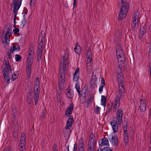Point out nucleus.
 <instances>
[{"mask_svg":"<svg viewBox=\"0 0 151 151\" xmlns=\"http://www.w3.org/2000/svg\"><path fill=\"white\" fill-rule=\"evenodd\" d=\"M68 52L65 51L64 55L61 58L59 70L60 77L58 79V85L60 87H62L64 83L66 67L68 65Z\"/></svg>","mask_w":151,"mask_h":151,"instance_id":"nucleus-1","label":"nucleus"},{"mask_svg":"<svg viewBox=\"0 0 151 151\" xmlns=\"http://www.w3.org/2000/svg\"><path fill=\"white\" fill-rule=\"evenodd\" d=\"M116 55L117 59L119 66L120 69L125 64V58L122 46L119 43H118L116 47Z\"/></svg>","mask_w":151,"mask_h":151,"instance_id":"nucleus-2","label":"nucleus"},{"mask_svg":"<svg viewBox=\"0 0 151 151\" xmlns=\"http://www.w3.org/2000/svg\"><path fill=\"white\" fill-rule=\"evenodd\" d=\"M125 92V87L123 83H119V90L115 98V105L113 110L115 112L119 108L120 105V99L123 93Z\"/></svg>","mask_w":151,"mask_h":151,"instance_id":"nucleus-3","label":"nucleus"},{"mask_svg":"<svg viewBox=\"0 0 151 151\" xmlns=\"http://www.w3.org/2000/svg\"><path fill=\"white\" fill-rule=\"evenodd\" d=\"M129 9V7L127 4L124 2L122 3L120 12L118 16V18L119 20H122L126 17L127 13Z\"/></svg>","mask_w":151,"mask_h":151,"instance_id":"nucleus-4","label":"nucleus"},{"mask_svg":"<svg viewBox=\"0 0 151 151\" xmlns=\"http://www.w3.org/2000/svg\"><path fill=\"white\" fill-rule=\"evenodd\" d=\"M12 34V30L8 28L6 32L5 36L1 37L2 43L4 46L7 45L9 44L10 41L9 38Z\"/></svg>","mask_w":151,"mask_h":151,"instance_id":"nucleus-5","label":"nucleus"},{"mask_svg":"<svg viewBox=\"0 0 151 151\" xmlns=\"http://www.w3.org/2000/svg\"><path fill=\"white\" fill-rule=\"evenodd\" d=\"M79 77V69L77 67L76 69L75 70V73L73 76V80L74 81H76L75 85V87L78 94H80L81 89L80 88L79 83L78 81Z\"/></svg>","mask_w":151,"mask_h":151,"instance_id":"nucleus-6","label":"nucleus"},{"mask_svg":"<svg viewBox=\"0 0 151 151\" xmlns=\"http://www.w3.org/2000/svg\"><path fill=\"white\" fill-rule=\"evenodd\" d=\"M80 101L81 103L86 107L87 108L91 103L92 101L93 100V97L91 94H89L88 99H81Z\"/></svg>","mask_w":151,"mask_h":151,"instance_id":"nucleus-7","label":"nucleus"},{"mask_svg":"<svg viewBox=\"0 0 151 151\" xmlns=\"http://www.w3.org/2000/svg\"><path fill=\"white\" fill-rule=\"evenodd\" d=\"M21 0H14L13 2V4H14L13 13L14 14V19H16L17 15V12L19 9L21 5Z\"/></svg>","mask_w":151,"mask_h":151,"instance_id":"nucleus-8","label":"nucleus"},{"mask_svg":"<svg viewBox=\"0 0 151 151\" xmlns=\"http://www.w3.org/2000/svg\"><path fill=\"white\" fill-rule=\"evenodd\" d=\"M45 34H44L43 35L42 33L41 32L39 35L38 39L39 44L38 48H39V49L40 48H43V47L45 44Z\"/></svg>","mask_w":151,"mask_h":151,"instance_id":"nucleus-9","label":"nucleus"},{"mask_svg":"<svg viewBox=\"0 0 151 151\" xmlns=\"http://www.w3.org/2000/svg\"><path fill=\"white\" fill-rule=\"evenodd\" d=\"M123 114V111L121 109H119L116 113V121L117 122V123L119 125H120L122 124Z\"/></svg>","mask_w":151,"mask_h":151,"instance_id":"nucleus-10","label":"nucleus"},{"mask_svg":"<svg viewBox=\"0 0 151 151\" xmlns=\"http://www.w3.org/2000/svg\"><path fill=\"white\" fill-rule=\"evenodd\" d=\"M73 123V117L72 116H70L67 119L66 126L65 128V129H70L72 127Z\"/></svg>","mask_w":151,"mask_h":151,"instance_id":"nucleus-11","label":"nucleus"},{"mask_svg":"<svg viewBox=\"0 0 151 151\" xmlns=\"http://www.w3.org/2000/svg\"><path fill=\"white\" fill-rule=\"evenodd\" d=\"M111 124L112 126L113 132L114 133H116L119 130V127L118 125H119L117 122L115 120H112L111 122Z\"/></svg>","mask_w":151,"mask_h":151,"instance_id":"nucleus-12","label":"nucleus"},{"mask_svg":"<svg viewBox=\"0 0 151 151\" xmlns=\"http://www.w3.org/2000/svg\"><path fill=\"white\" fill-rule=\"evenodd\" d=\"M146 101L144 99H141L139 102V108L141 111L143 112L145 111L146 108Z\"/></svg>","mask_w":151,"mask_h":151,"instance_id":"nucleus-13","label":"nucleus"},{"mask_svg":"<svg viewBox=\"0 0 151 151\" xmlns=\"http://www.w3.org/2000/svg\"><path fill=\"white\" fill-rule=\"evenodd\" d=\"M74 107L73 103H71L68 107L66 109L65 113V115L66 117L70 116V115L72 114Z\"/></svg>","mask_w":151,"mask_h":151,"instance_id":"nucleus-14","label":"nucleus"},{"mask_svg":"<svg viewBox=\"0 0 151 151\" xmlns=\"http://www.w3.org/2000/svg\"><path fill=\"white\" fill-rule=\"evenodd\" d=\"M34 98L35 101V105H37L38 103L40 91L34 90Z\"/></svg>","mask_w":151,"mask_h":151,"instance_id":"nucleus-15","label":"nucleus"},{"mask_svg":"<svg viewBox=\"0 0 151 151\" xmlns=\"http://www.w3.org/2000/svg\"><path fill=\"white\" fill-rule=\"evenodd\" d=\"M109 140L114 146H117L119 144L117 137L116 135L112 136L111 138L109 139Z\"/></svg>","mask_w":151,"mask_h":151,"instance_id":"nucleus-16","label":"nucleus"},{"mask_svg":"<svg viewBox=\"0 0 151 151\" xmlns=\"http://www.w3.org/2000/svg\"><path fill=\"white\" fill-rule=\"evenodd\" d=\"M99 145L101 146H108L109 145V142L108 139L104 137L103 139L99 140Z\"/></svg>","mask_w":151,"mask_h":151,"instance_id":"nucleus-17","label":"nucleus"},{"mask_svg":"<svg viewBox=\"0 0 151 151\" xmlns=\"http://www.w3.org/2000/svg\"><path fill=\"white\" fill-rule=\"evenodd\" d=\"M88 94V91L85 88H83L81 90V92L80 91V94H78L80 96V98L83 99H86V96H87Z\"/></svg>","mask_w":151,"mask_h":151,"instance_id":"nucleus-18","label":"nucleus"},{"mask_svg":"<svg viewBox=\"0 0 151 151\" xmlns=\"http://www.w3.org/2000/svg\"><path fill=\"white\" fill-rule=\"evenodd\" d=\"M147 27L145 25L142 27L140 26V30L139 31L140 33L139 37H140V38L142 37L146 33L147 31Z\"/></svg>","mask_w":151,"mask_h":151,"instance_id":"nucleus-19","label":"nucleus"},{"mask_svg":"<svg viewBox=\"0 0 151 151\" xmlns=\"http://www.w3.org/2000/svg\"><path fill=\"white\" fill-rule=\"evenodd\" d=\"M96 144H88L87 151H95Z\"/></svg>","mask_w":151,"mask_h":151,"instance_id":"nucleus-20","label":"nucleus"},{"mask_svg":"<svg viewBox=\"0 0 151 151\" xmlns=\"http://www.w3.org/2000/svg\"><path fill=\"white\" fill-rule=\"evenodd\" d=\"M67 96L70 99H72L74 96L73 91L70 89H67L65 91Z\"/></svg>","mask_w":151,"mask_h":151,"instance_id":"nucleus-21","label":"nucleus"},{"mask_svg":"<svg viewBox=\"0 0 151 151\" xmlns=\"http://www.w3.org/2000/svg\"><path fill=\"white\" fill-rule=\"evenodd\" d=\"M20 50V47L18 44L13 43L11 47V51L12 53H13L14 51L19 50Z\"/></svg>","mask_w":151,"mask_h":151,"instance_id":"nucleus-22","label":"nucleus"},{"mask_svg":"<svg viewBox=\"0 0 151 151\" xmlns=\"http://www.w3.org/2000/svg\"><path fill=\"white\" fill-rule=\"evenodd\" d=\"M88 143L96 144V142L95 141V135L92 133L91 134L90 136Z\"/></svg>","mask_w":151,"mask_h":151,"instance_id":"nucleus-23","label":"nucleus"},{"mask_svg":"<svg viewBox=\"0 0 151 151\" xmlns=\"http://www.w3.org/2000/svg\"><path fill=\"white\" fill-rule=\"evenodd\" d=\"M38 50L37 52V59L38 61H40L41 59L42 56V54L43 48H40L39 49V48H38Z\"/></svg>","mask_w":151,"mask_h":151,"instance_id":"nucleus-24","label":"nucleus"},{"mask_svg":"<svg viewBox=\"0 0 151 151\" xmlns=\"http://www.w3.org/2000/svg\"><path fill=\"white\" fill-rule=\"evenodd\" d=\"M100 76V74L99 72H97L96 70H94L92 73V77L95 79H96L97 78Z\"/></svg>","mask_w":151,"mask_h":151,"instance_id":"nucleus-25","label":"nucleus"},{"mask_svg":"<svg viewBox=\"0 0 151 151\" xmlns=\"http://www.w3.org/2000/svg\"><path fill=\"white\" fill-rule=\"evenodd\" d=\"M35 86L34 88V90H39L40 88L39 79L38 77L36 78L35 80Z\"/></svg>","mask_w":151,"mask_h":151,"instance_id":"nucleus-26","label":"nucleus"},{"mask_svg":"<svg viewBox=\"0 0 151 151\" xmlns=\"http://www.w3.org/2000/svg\"><path fill=\"white\" fill-rule=\"evenodd\" d=\"M139 26L138 22L132 23L131 24V29L133 31H136Z\"/></svg>","mask_w":151,"mask_h":151,"instance_id":"nucleus-27","label":"nucleus"},{"mask_svg":"<svg viewBox=\"0 0 151 151\" xmlns=\"http://www.w3.org/2000/svg\"><path fill=\"white\" fill-rule=\"evenodd\" d=\"M105 81L103 77L101 78V86L99 87V91L100 93H101L102 91V90L104 87L105 85Z\"/></svg>","mask_w":151,"mask_h":151,"instance_id":"nucleus-28","label":"nucleus"},{"mask_svg":"<svg viewBox=\"0 0 151 151\" xmlns=\"http://www.w3.org/2000/svg\"><path fill=\"white\" fill-rule=\"evenodd\" d=\"M26 22V19L24 17L21 21L18 23V27L20 28H22L25 24Z\"/></svg>","mask_w":151,"mask_h":151,"instance_id":"nucleus-29","label":"nucleus"},{"mask_svg":"<svg viewBox=\"0 0 151 151\" xmlns=\"http://www.w3.org/2000/svg\"><path fill=\"white\" fill-rule=\"evenodd\" d=\"M74 50L78 54H79L81 52V48L78 44V43H77L76 45Z\"/></svg>","mask_w":151,"mask_h":151,"instance_id":"nucleus-30","label":"nucleus"},{"mask_svg":"<svg viewBox=\"0 0 151 151\" xmlns=\"http://www.w3.org/2000/svg\"><path fill=\"white\" fill-rule=\"evenodd\" d=\"M97 151H112L111 149L109 147H106L103 148L101 147H99Z\"/></svg>","mask_w":151,"mask_h":151,"instance_id":"nucleus-31","label":"nucleus"},{"mask_svg":"<svg viewBox=\"0 0 151 151\" xmlns=\"http://www.w3.org/2000/svg\"><path fill=\"white\" fill-rule=\"evenodd\" d=\"M117 78L118 79L119 83H123L124 81L123 77L120 74H118L117 75Z\"/></svg>","mask_w":151,"mask_h":151,"instance_id":"nucleus-32","label":"nucleus"},{"mask_svg":"<svg viewBox=\"0 0 151 151\" xmlns=\"http://www.w3.org/2000/svg\"><path fill=\"white\" fill-rule=\"evenodd\" d=\"M4 61L5 62V67L8 69V71H9L10 72V71H12V70L10 67V66L8 60H6V59H5L4 60Z\"/></svg>","mask_w":151,"mask_h":151,"instance_id":"nucleus-33","label":"nucleus"},{"mask_svg":"<svg viewBox=\"0 0 151 151\" xmlns=\"http://www.w3.org/2000/svg\"><path fill=\"white\" fill-rule=\"evenodd\" d=\"M32 67H26V71L27 76L28 78H29L31 76V74L32 71Z\"/></svg>","mask_w":151,"mask_h":151,"instance_id":"nucleus-34","label":"nucleus"},{"mask_svg":"<svg viewBox=\"0 0 151 151\" xmlns=\"http://www.w3.org/2000/svg\"><path fill=\"white\" fill-rule=\"evenodd\" d=\"M34 44L33 43H31L30 45V47L29 48L28 53L31 54H34Z\"/></svg>","mask_w":151,"mask_h":151,"instance_id":"nucleus-35","label":"nucleus"},{"mask_svg":"<svg viewBox=\"0 0 151 151\" xmlns=\"http://www.w3.org/2000/svg\"><path fill=\"white\" fill-rule=\"evenodd\" d=\"M101 105L105 106L106 102V97L105 96L102 95L101 96Z\"/></svg>","mask_w":151,"mask_h":151,"instance_id":"nucleus-36","label":"nucleus"},{"mask_svg":"<svg viewBox=\"0 0 151 151\" xmlns=\"http://www.w3.org/2000/svg\"><path fill=\"white\" fill-rule=\"evenodd\" d=\"M25 133H23L21 134L20 142L26 143Z\"/></svg>","mask_w":151,"mask_h":151,"instance_id":"nucleus-37","label":"nucleus"},{"mask_svg":"<svg viewBox=\"0 0 151 151\" xmlns=\"http://www.w3.org/2000/svg\"><path fill=\"white\" fill-rule=\"evenodd\" d=\"M139 12H138V11L137 10L134 12L132 18L139 19Z\"/></svg>","mask_w":151,"mask_h":151,"instance_id":"nucleus-38","label":"nucleus"},{"mask_svg":"<svg viewBox=\"0 0 151 151\" xmlns=\"http://www.w3.org/2000/svg\"><path fill=\"white\" fill-rule=\"evenodd\" d=\"M17 73L18 72L17 71L14 73L12 75V81L15 80L18 78V75Z\"/></svg>","mask_w":151,"mask_h":151,"instance_id":"nucleus-39","label":"nucleus"},{"mask_svg":"<svg viewBox=\"0 0 151 151\" xmlns=\"http://www.w3.org/2000/svg\"><path fill=\"white\" fill-rule=\"evenodd\" d=\"M2 73L4 76H9L8 70L6 69L5 68H4L3 71H2Z\"/></svg>","mask_w":151,"mask_h":151,"instance_id":"nucleus-40","label":"nucleus"},{"mask_svg":"<svg viewBox=\"0 0 151 151\" xmlns=\"http://www.w3.org/2000/svg\"><path fill=\"white\" fill-rule=\"evenodd\" d=\"M124 137L125 145L127 146L128 145L129 142V135H126V136H124Z\"/></svg>","mask_w":151,"mask_h":151,"instance_id":"nucleus-41","label":"nucleus"},{"mask_svg":"<svg viewBox=\"0 0 151 151\" xmlns=\"http://www.w3.org/2000/svg\"><path fill=\"white\" fill-rule=\"evenodd\" d=\"M32 61L27 60V61L26 67H32Z\"/></svg>","mask_w":151,"mask_h":151,"instance_id":"nucleus-42","label":"nucleus"},{"mask_svg":"<svg viewBox=\"0 0 151 151\" xmlns=\"http://www.w3.org/2000/svg\"><path fill=\"white\" fill-rule=\"evenodd\" d=\"M31 94V92H30L29 94H27V101L28 104H30L32 102V99L30 98Z\"/></svg>","mask_w":151,"mask_h":151,"instance_id":"nucleus-43","label":"nucleus"},{"mask_svg":"<svg viewBox=\"0 0 151 151\" xmlns=\"http://www.w3.org/2000/svg\"><path fill=\"white\" fill-rule=\"evenodd\" d=\"M124 124V125L123 124V131L127 130V121L125 120Z\"/></svg>","mask_w":151,"mask_h":151,"instance_id":"nucleus-44","label":"nucleus"},{"mask_svg":"<svg viewBox=\"0 0 151 151\" xmlns=\"http://www.w3.org/2000/svg\"><path fill=\"white\" fill-rule=\"evenodd\" d=\"M25 143L20 142L18 146L19 149H25Z\"/></svg>","mask_w":151,"mask_h":151,"instance_id":"nucleus-45","label":"nucleus"},{"mask_svg":"<svg viewBox=\"0 0 151 151\" xmlns=\"http://www.w3.org/2000/svg\"><path fill=\"white\" fill-rule=\"evenodd\" d=\"M92 54L91 52V50L90 49H88L87 50V57H92Z\"/></svg>","mask_w":151,"mask_h":151,"instance_id":"nucleus-46","label":"nucleus"},{"mask_svg":"<svg viewBox=\"0 0 151 151\" xmlns=\"http://www.w3.org/2000/svg\"><path fill=\"white\" fill-rule=\"evenodd\" d=\"M46 111L45 109H43L42 111L41 115L40 116V118L44 119L45 117Z\"/></svg>","mask_w":151,"mask_h":151,"instance_id":"nucleus-47","label":"nucleus"},{"mask_svg":"<svg viewBox=\"0 0 151 151\" xmlns=\"http://www.w3.org/2000/svg\"><path fill=\"white\" fill-rule=\"evenodd\" d=\"M4 78L5 82L8 84L9 83L10 79L9 78V76H4Z\"/></svg>","mask_w":151,"mask_h":151,"instance_id":"nucleus-48","label":"nucleus"},{"mask_svg":"<svg viewBox=\"0 0 151 151\" xmlns=\"http://www.w3.org/2000/svg\"><path fill=\"white\" fill-rule=\"evenodd\" d=\"M33 55L34 54H31L28 53L27 60H33L32 59L33 58Z\"/></svg>","mask_w":151,"mask_h":151,"instance_id":"nucleus-49","label":"nucleus"},{"mask_svg":"<svg viewBox=\"0 0 151 151\" xmlns=\"http://www.w3.org/2000/svg\"><path fill=\"white\" fill-rule=\"evenodd\" d=\"M22 57L18 54L15 55V60L16 61H19L21 59Z\"/></svg>","mask_w":151,"mask_h":151,"instance_id":"nucleus-50","label":"nucleus"},{"mask_svg":"<svg viewBox=\"0 0 151 151\" xmlns=\"http://www.w3.org/2000/svg\"><path fill=\"white\" fill-rule=\"evenodd\" d=\"M115 36L116 38H117L118 39H119L122 37V35L120 32L118 31L115 34Z\"/></svg>","mask_w":151,"mask_h":151,"instance_id":"nucleus-51","label":"nucleus"},{"mask_svg":"<svg viewBox=\"0 0 151 151\" xmlns=\"http://www.w3.org/2000/svg\"><path fill=\"white\" fill-rule=\"evenodd\" d=\"M12 112L13 117L14 119L15 120L16 114L17 113V111H16V109L15 108H14V109H13Z\"/></svg>","mask_w":151,"mask_h":151,"instance_id":"nucleus-52","label":"nucleus"},{"mask_svg":"<svg viewBox=\"0 0 151 151\" xmlns=\"http://www.w3.org/2000/svg\"><path fill=\"white\" fill-rule=\"evenodd\" d=\"M101 108L98 106H97L96 108L95 109V111L96 112V113L97 114H99L100 111V110Z\"/></svg>","mask_w":151,"mask_h":151,"instance_id":"nucleus-53","label":"nucleus"},{"mask_svg":"<svg viewBox=\"0 0 151 151\" xmlns=\"http://www.w3.org/2000/svg\"><path fill=\"white\" fill-rule=\"evenodd\" d=\"M88 59L87 60V70L88 71V64L89 63H90L91 61H92V57H88L87 58Z\"/></svg>","mask_w":151,"mask_h":151,"instance_id":"nucleus-54","label":"nucleus"},{"mask_svg":"<svg viewBox=\"0 0 151 151\" xmlns=\"http://www.w3.org/2000/svg\"><path fill=\"white\" fill-rule=\"evenodd\" d=\"M13 31L14 34H17L19 32V30L18 28L15 27L14 29H13Z\"/></svg>","mask_w":151,"mask_h":151,"instance_id":"nucleus-55","label":"nucleus"},{"mask_svg":"<svg viewBox=\"0 0 151 151\" xmlns=\"http://www.w3.org/2000/svg\"><path fill=\"white\" fill-rule=\"evenodd\" d=\"M11 51H8L7 52V55L8 57L10 59L12 57V56L11 55Z\"/></svg>","mask_w":151,"mask_h":151,"instance_id":"nucleus-56","label":"nucleus"},{"mask_svg":"<svg viewBox=\"0 0 151 151\" xmlns=\"http://www.w3.org/2000/svg\"><path fill=\"white\" fill-rule=\"evenodd\" d=\"M35 0H31L30 3V5L32 7H34V2Z\"/></svg>","mask_w":151,"mask_h":151,"instance_id":"nucleus-57","label":"nucleus"},{"mask_svg":"<svg viewBox=\"0 0 151 151\" xmlns=\"http://www.w3.org/2000/svg\"><path fill=\"white\" fill-rule=\"evenodd\" d=\"M83 138H81L79 141V143L80 144H81L82 146H83Z\"/></svg>","mask_w":151,"mask_h":151,"instance_id":"nucleus-58","label":"nucleus"},{"mask_svg":"<svg viewBox=\"0 0 151 151\" xmlns=\"http://www.w3.org/2000/svg\"><path fill=\"white\" fill-rule=\"evenodd\" d=\"M132 23H137L138 22L139 19H134L132 18Z\"/></svg>","mask_w":151,"mask_h":151,"instance_id":"nucleus-59","label":"nucleus"},{"mask_svg":"<svg viewBox=\"0 0 151 151\" xmlns=\"http://www.w3.org/2000/svg\"><path fill=\"white\" fill-rule=\"evenodd\" d=\"M53 148V151H58L57 150V146L56 144L54 145Z\"/></svg>","mask_w":151,"mask_h":151,"instance_id":"nucleus-60","label":"nucleus"},{"mask_svg":"<svg viewBox=\"0 0 151 151\" xmlns=\"http://www.w3.org/2000/svg\"><path fill=\"white\" fill-rule=\"evenodd\" d=\"M77 148V145L76 144H75L74 145L73 150V151H76Z\"/></svg>","mask_w":151,"mask_h":151,"instance_id":"nucleus-61","label":"nucleus"},{"mask_svg":"<svg viewBox=\"0 0 151 151\" xmlns=\"http://www.w3.org/2000/svg\"><path fill=\"white\" fill-rule=\"evenodd\" d=\"M78 151H84V149L83 147L81 146L78 149Z\"/></svg>","mask_w":151,"mask_h":151,"instance_id":"nucleus-62","label":"nucleus"},{"mask_svg":"<svg viewBox=\"0 0 151 151\" xmlns=\"http://www.w3.org/2000/svg\"><path fill=\"white\" fill-rule=\"evenodd\" d=\"M57 100L58 102H60V96L59 94H58L57 95Z\"/></svg>","mask_w":151,"mask_h":151,"instance_id":"nucleus-63","label":"nucleus"},{"mask_svg":"<svg viewBox=\"0 0 151 151\" xmlns=\"http://www.w3.org/2000/svg\"><path fill=\"white\" fill-rule=\"evenodd\" d=\"M111 110V107L109 106V107L107 108L106 109V112H110Z\"/></svg>","mask_w":151,"mask_h":151,"instance_id":"nucleus-64","label":"nucleus"}]
</instances>
